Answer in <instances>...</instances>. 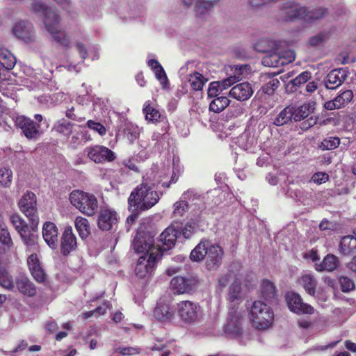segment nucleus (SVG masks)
<instances>
[{
  "label": "nucleus",
  "mask_w": 356,
  "mask_h": 356,
  "mask_svg": "<svg viewBox=\"0 0 356 356\" xmlns=\"http://www.w3.org/2000/svg\"><path fill=\"white\" fill-rule=\"evenodd\" d=\"M253 94L252 85L248 82H243L234 86L229 92V95L238 101L249 99Z\"/></svg>",
  "instance_id": "5701e85b"
},
{
  "label": "nucleus",
  "mask_w": 356,
  "mask_h": 356,
  "mask_svg": "<svg viewBox=\"0 0 356 356\" xmlns=\"http://www.w3.org/2000/svg\"><path fill=\"white\" fill-rule=\"evenodd\" d=\"M328 14V9L326 8L318 7L307 10L306 20H314L323 18Z\"/></svg>",
  "instance_id": "49530a36"
},
{
  "label": "nucleus",
  "mask_w": 356,
  "mask_h": 356,
  "mask_svg": "<svg viewBox=\"0 0 356 356\" xmlns=\"http://www.w3.org/2000/svg\"><path fill=\"white\" fill-rule=\"evenodd\" d=\"M220 91H222V89L220 82L214 81L210 83L207 94L209 97H216Z\"/></svg>",
  "instance_id": "13d9d810"
},
{
  "label": "nucleus",
  "mask_w": 356,
  "mask_h": 356,
  "mask_svg": "<svg viewBox=\"0 0 356 356\" xmlns=\"http://www.w3.org/2000/svg\"><path fill=\"white\" fill-rule=\"evenodd\" d=\"M340 252L343 255H349L356 252V237L351 235L341 238L339 244Z\"/></svg>",
  "instance_id": "cd10ccee"
},
{
  "label": "nucleus",
  "mask_w": 356,
  "mask_h": 356,
  "mask_svg": "<svg viewBox=\"0 0 356 356\" xmlns=\"http://www.w3.org/2000/svg\"><path fill=\"white\" fill-rule=\"evenodd\" d=\"M15 289L23 296L33 298L37 294L35 284L25 275L20 274L15 279Z\"/></svg>",
  "instance_id": "2eb2a0df"
},
{
  "label": "nucleus",
  "mask_w": 356,
  "mask_h": 356,
  "mask_svg": "<svg viewBox=\"0 0 356 356\" xmlns=\"http://www.w3.org/2000/svg\"><path fill=\"white\" fill-rule=\"evenodd\" d=\"M283 59L281 58V55L278 54H273L268 56H265L262 59V63L265 66L277 67L283 65Z\"/></svg>",
  "instance_id": "37998d69"
},
{
  "label": "nucleus",
  "mask_w": 356,
  "mask_h": 356,
  "mask_svg": "<svg viewBox=\"0 0 356 356\" xmlns=\"http://www.w3.org/2000/svg\"><path fill=\"white\" fill-rule=\"evenodd\" d=\"M180 236L179 223L176 222L168 226L159 236L157 250L161 257L162 252L172 249Z\"/></svg>",
  "instance_id": "0eeeda50"
},
{
  "label": "nucleus",
  "mask_w": 356,
  "mask_h": 356,
  "mask_svg": "<svg viewBox=\"0 0 356 356\" xmlns=\"http://www.w3.org/2000/svg\"><path fill=\"white\" fill-rule=\"evenodd\" d=\"M143 113L145 115V120L149 123H163L161 131L163 134H166L169 129V122L165 115L161 113V112L155 107L151 105L149 101L145 102L143 108Z\"/></svg>",
  "instance_id": "9b49d317"
},
{
  "label": "nucleus",
  "mask_w": 356,
  "mask_h": 356,
  "mask_svg": "<svg viewBox=\"0 0 356 356\" xmlns=\"http://www.w3.org/2000/svg\"><path fill=\"white\" fill-rule=\"evenodd\" d=\"M154 72L156 79L159 80L161 83L168 81L167 75L162 66L159 67L157 69L154 70Z\"/></svg>",
  "instance_id": "69168bd1"
},
{
  "label": "nucleus",
  "mask_w": 356,
  "mask_h": 356,
  "mask_svg": "<svg viewBox=\"0 0 356 356\" xmlns=\"http://www.w3.org/2000/svg\"><path fill=\"white\" fill-rule=\"evenodd\" d=\"M118 222V214L111 209H102L97 218L98 227L102 231H108Z\"/></svg>",
  "instance_id": "aec40b11"
},
{
  "label": "nucleus",
  "mask_w": 356,
  "mask_h": 356,
  "mask_svg": "<svg viewBox=\"0 0 356 356\" xmlns=\"http://www.w3.org/2000/svg\"><path fill=\"white\" fill-rule=\"evenodd\" d=\"M238 80H239V77H237L236 76H229V77L222 80L221 82H220V88H221L222 90L230 87L234 83L238 81Z\"/></svg>",
  "instance_id": "e2e57ef3"
},
{
  "label": "nucleus",
  "mask_w": 356,
  "mask_h": 356,
  "mask_svg": "<svg viewBox=\"0 0 356 356\" xmlns=\"http://www.w3.org/2000/svg\"><path fill=\"white\" fill-rule=\"evenodd\" d=\"M283 9L287 10L285 15L286 21L292 22L303 18L306 20L307 10L305 6L298 7L293 2L287 1L284 3Z\"/></svg>",
  "instance_id": "4be33fe9"
},
{
  "label": "nucleus",
  "mask_w": 356,
  "mask_h": 356,
  "mask_svg": "<svg viewBox=\"0 0 356 356\" xmlns=\"http://www.w3.org/2000/svg\"><path fill=\"white\" fill-rule=\"evenodd\" d=\"M15 280L6 268L0 264V286L8 291L15 290Z\"/></svg>",
  "instance_id": "7c9ffc66"
},
{
  "label": "nucleus",
  "mask_w": 356,
  "mask_h": 356,
  "mask_svg": "<svg viewBox=\"0 0 356 356\" xmlns=\"http://www.w3.org/2000/svg\"><path fill=\"white\" fill-rule=\"evenodd\" d=\"M36 204L35 195L29 191L24 194L19 202V209L30 220L33 230H34V227L38 226L39 221Z\"/></svg>",
  "instance_id": "6e6552de"
},
{
  "label": "nucleus",
  "mask_w": 356,
  "mask_h": 356,
  "mask_svg": "<svg viewBox=\"0 0 356 356\" xmlns=\"http://www.w3.org/2000/svg\"><path fill=\"white\" fill-rule=\"evenodd\" d=\"M0 243L3 245L10 248L13 246V243L8 230V228L5 223L2 221L1 217L0 216Z\"/></svg>",
  "instance_id": "a19ab883"
},
{
  "label": "nucleus",
  "mask_w": 356,
  "mask_h": 356,
  "mask_svg": "<svg viewBox=\"0 0 356 356\" xmlns=\"http://www.w3.org/2000/svg\"><path fill=\"white\" fill-rule=\"evenodd\" d=\"M348 74L347 68H337L330 71L324 79L327 89L334 90L342 85Z\"/></svg>",
  "instance_id": "dca6fc26"
},
{
  "label": "nucleus",
  "mask_w": 356,
  "mask_h": 356,
  "mask_svg": "<svg viewBox=\"0 0 356 356\" xmlns=\"http://www.w3.org/2000/svg\"><path fill=\"white\" fill-rule=\"evenodd\" d=\"M70 200L73 206L88 216H92L97 211L98 202L93 194L73 191L70 195Z\"/></svg>",
  "instance_id": "39448f33"
},
{
  "label": "nucleus",
  "mask_w": 356,
  "mask_h": 356,
  "mask_svg": "<svg viewBox=\"0 0 356 356\" xmlns=\"http://www.w3.org/2000/svg\"><path fill=\"white\" fill-rule=\"evenodd\" d=\"M293 106H286L277 115L273 124L278 127L286 124L293 120Z\"/></svg>",
  "instance_id": "f704fd0d"
},
{
  "label": "nucleus",
  "mask_w": 356,
  "mask_h": 356,
  "mask_svg": "<svg viewBox=\"0 0 356 356\" xmlns=\"http://www.w3.org/2000/svg\"><path fill=\"white\" fill-rule=\"evenodd\" d=\"M87 126L90 129L97 131L101 136H104L106 134V127L99 122L90 120L87 122Z\"/></svg>",
  "instance_id": "6e6d98bb"
},
{
  "label": "nucleus",
  "mask_w": 356,
  "mask_h": 356,
  "mask_svg": "<svg viewBox=\"0 0 356 356\" xmlns=\"http://www.w3.org/2000/svg\"><path fill=\"white\" fill-rule=\"evenodd\" d=\"M260 291L261 297L268 302H273L277 299V290L273 282L267 279L261 282Z\"/></svg>",
  "instance_id": "bb28decb"
},
{
  "label": "nucleus",
  "mask_w": 356,
  "mask_h": 356,
  "mask_svg": "<svg viewBox=\"0 0 356 356\" xmlns=\"http://www.w3.org/2000/svg\"><path fill=\"white\" fill-rule=\"evenodd\" d=\"M339 265L338 258L332 254H327L321 263L316 264V270L317 271H329L334 270Z\"/></svg>",
  "instance_id": "c85d7f7f"
},
{
  "label": "nucleus",
  "mask_w": 356,
  "mask_h": 356,
  "mask_svg": "<svg viewBox=\"0 0 356 356\" xmlns=\"http://www.w3.org/2000/svg\"><path fill=\"white\" fill-rule=\"evenodd\" d=\"M303 257L305 259H310L314 262L317 261L320 259V257L318 254V251L314 249H312L308 252L304 253Z\"/></svg>",
  "instance_id": "338daca9"
},
{
  "label": "nucleus",
  "mask_w": 356,
  "mask_h": 356,
  "mask_svg": "<svg viewBox=\"0 0 356 356\" xmlns=\"http://www.w3.org/2000/svg\"><path fill=\"white\" fill-rule=\"evenodd\" d=\"M329 179V176L325 172H318L313 175L312 181L317 184L325 183Z\"/></svg>",
  "instance_id": "bf43d9fd"
},
{
  "label": "nucleus",
  "mask_w": 356,
  "mask_h": 356,
  "mask_svg": "<svg viewBox=\"0 0 356 356\" xmlns=\"http://www.w3.org/2000/svg\"><path fill=\"white\" fill-rule=\"evenodd\" d=\"M33 10L37 13L43 15L44 23L47 31L53 36L54 40L68 48L70 47V40L65 31L59 29L60 18L57 13L41 2L34 3Z\"/></svg>",
  "instance_id": "7ed1b4c3"
},
{
  "label": "nucleus",
  "mask_w": 356,
  "mask_h": 356,
  "mask_svg": "<svg viewBox=\"0 0 356 356\" xmlns=\"http://www.w3.org/2000/svg\"><path fill=\"white\" fill-rule=\"evenodd\" d=\"M160 197L144 179L131 193L128 198V209L132 212L149 210L159 201Z\"/></svg>",
  "instance_id": "f03ea898"
},
{
  "label": "nucleus",
  "mask_w": 356,
  "mask_h": 356,
  "mask_svg": "<svg viewBox=\"0 0 356 356\" xmlns=\"http://www.w3.org/2000/svg\"><path fill=\"white\" fill-rule=\"evenodd\" d=\"M10 218L11 223L19 234L22 232L28 231V225L19 215H11Z\"/></svg>",
  "instance_id": "c03bdc74"
},
{
  "label": "nucleus",
  "mask_w": 356,
  "mask_h": 356,
  "mask_svg": "<svg viewBox=\"0 0 356 356\" xmlns=\"http://www.w3.org/2000/svg\"><path fill=\"white\" fill-rule=\"evenodd\" d=\"M115 352L120 353L122 356H132L139 354L140 348L138 347L120 346L115 349Z\"/></svg>",
  "instance_id": "864d4df0"
},
{
  "label": "nucleus",
  "mask_w": 356,
  "mask_h": 356,
  "mask_svg": "<svg viewBox=\"0 0 356 356\" xmlns=\"http://www.w3.org/2000/svg\"><path fill=\"white\" fill-rule=\"evenodd\" d=\"M170 286L174 293H190L195 289V282L191 278L176 276L171 280Z\"/></svg>",
  "instance_id": "f3484780"
},
{
  "label": "nucleus",
  "mask_w": 356,
  "mask_h": 356,
  "mask_svg": "<svg viewBox=\"0 0 356 356\" xmlns=\"http://www.w3.org/2000/svg\"><path fill=\"white\" fill-rule=\"evenodd\" d=\"M133 248L138 253H144L149 255L152 252H156V248L154 247V239L149 236H139L134 238L133 241Z\"/></svg>",
  "instance_id": "412c9836"
},
{
  "label": "nucleus",
  "mask_w": 356,
  "mask_h": 356,
  "mask_svg": "<svg viewBox=\"0 0 356 356\" xmlns=\"http://www.w3.org/2000/svg\"><path fill=\"white\" fill-rule=\"evenodd\" d=\"M229 103L230 101L227 97H216L210 103L209 110L214 113H220L227 108Z\"/></svg>",
  "instance_id": "e433bc0d"
},
{
  "label": "nucleus",
  "mask_w": 356,
  "mask_h": 356,
  "mask_svg": "<svg viewBox=\"0 0 356 356\" xmlns=\"http://www.w3.org/2000/svg\"><path fill=\"white\" fill-rule=\"evenodd\" d=\"M289 309L297 314H312L314 309L307 303L303 302L301 296L295 292L288 293L286 296Z\"/></svg>",
  "instance_id": "f8f14e48"
},
{
  "label": "nucleus",
  "mask_w": 356,
  "mask_h": 356,
  "mask_svg": "<svg viewBox=\"0 0 356 356\" xmlns=\"http://www.w3.org/2000/svg\"><path fill=\"white\" fill-rule=\"evenodd\" d=\"M329 38L327 33H319L317 35L312 36L309 40V44L312 47H321L323 44L325 40Z\"/></svg>",
  "instance_id": "8fccbe9b"
},
{
  "label": "nucleus",
  "mask_w": 356,
  "mask_h": 356,
  "mask_svg": "<svg viewBox=\"0 0 356 356\" xmlns=\"http://www.w3.org/2000/svg\"><path fill=\"white\" fill-rule=\"evenodd\" d=\"M238 80H239V77H237L236 76H229V77L222 80L221 82H220V88H221L222 90L230 87L234 83L238 81Z\"/></svg>",
  "instance_id": "0e129e2a"
},
{
  "label": "nucleus",
  "mask_w": 356,
  "mask_h": 356,
  "mask_svg": "<svg viewBox=\"0 0 356 356\" xmlns=\"http://www.w3.org/2000/svg\"><path fill=\"white\" fill-rule=\"evenodd\" d=\"M15 124L22 129L27 138L32 139L36 138L38 135L40 125L29 118L25 116L17 117Z\"/></svg>",
  "instance_id": "a211bd4d"
},
{
  "label": "nucleus",
  "mask_w": 356,
  "mask_h": 356,
  "mask_svg": "<svg viewBox=\"0 0 356 356\" xmlns=\"http://www.w3.org/2000/svg\"><path fill=\"white\" fill-rule=\"evenodd\" d=\"M188 208V204L186 201H178L174 204V213L177 216H182Z\"/></svg>",
  "instance_id": "4d7b16f0"
},
{
  "label": "nucleus",
  "mask_w": 356,
  "mask_h": 356,
  "mask_svg": "<svg viewBox=\"0 0 356 356\" xmlns=\"http://www.w3.org/2000/svg\"><path fill=\"white\" fill-rule=\"evenodd\" d=\"M14 35L28 43L34 41L33 28L31 24L25 21L17 22L13 28Z\"/></svg>",
  "instance_id": "6ab92c4d"
},
{
  "label": "nucleus",
  "mask_w": 356,
  "mask_h": 356,
  "mask_svg": "<svg viewBox=\"0 0 356 356\" xmlns=\"http://www.w3.org/2000/svg\"><path fill=\"white\" fill-rule=\"evenodd\" d=\"M313 109L314 108L310 104H304L297 108L293 106V111L294 113L293 120L298 122L306 118Z\"/></svg>",
  "instance_id": "4c0bfd02"
},
{
  "label": "nucleus",
  "mask_w": 356,
  "mask_h": 356,
  "mask_svg": "<svg viewBox=\"0 0 356 356\" xmlns=\"http://www.w3.org/2000/svg\"><path fill=\"white\" fill-rule=\"evenodd\" d=\"M240 300H241V284L234 281L229 288L228 300L233 302Z\"/></svg>",
  "instance_id": "79ce46f5"
},
{
  "label": "nucleus",
  "mask_w": 356,
  "mask_h": 356,
  "mask_svg": "<svg viewBox=\"0 0 356 356\" xmlns=\"http://www.w3.org/2000/svg\"><path fill=\"white\" fill-rule=\"evenodd\" d=\"M282 60L283 62V65L292 63L296 59V54L294 51L292 50H288L284 51L281 55Z\"/></svg>",
  "instance_id": "680f3d73"
},
{
  "label": "nucleus",
  "mask_w": 356,
  "mask_h": 356,
  "mask_svg": "<svg viewBox=\"0 0 356 356\" xmlns=\"http://www.w3.org/2000/svg\"><path fill=\"white\" fill-rule=\"evenodd\" d=\"M341 289L344 293L350 292L355 287L354 282L346 276H341L339 278Z\"/></svg>",
  "instance_id": "603ef678"
},
{
  "label": "nucleus",
  "mask_w": 356,
  "mask_h": 356,
  "mask_svg": "<svg viewBox=\"0 0 356 356\" xmlns=\"http://www.w3.org/2000/svg\"><path fill=\"white\" fill-rule=\"evenodd\" d=\"M340 144V139L338 137H329L325 138L321 144L323 150H331L336 149Z\"/></svg>",
  "instance_id": "de8ad7c7"
},
{
  "label": "nucleus",
  "mask_w": 356,
  "mask_h": 356,
  "mask_svg": "<svg viewBox=\"0 0 356 356\" xmlns=\"http://www.w3.org/2000/svg\"><path fill=\"white\" fill-rule=\"evenodd\" d=\"M13 172L9 168H1L0 169V186L9 187L12 183Z\"/></svg>",
  "instance_id": "a18cd8bd"
},
{
  "label": "nucleus",
  "mask_w": 356,
  "mask_h": 356,
  "mask_svg": "<svg viewBox=\"0 0 356 356\" xmlns=\"http://www.w3.org/2000/svg\"><path fill=\"white\" fill-rule=\"evenodd\" d=\"M231 277L232 274L230 273L221 275L220 277L218 279L219 284L222 287L226 286L229 282Z\"/></svg>",
  "instance_id": "774afa93"
},
{
  "label": "nucleus",
  "mask_w": 356,
  "mask_h": 356,
  "mask_svg": "<svg viewBox=\"0 0 356 356\" xmlns=\"http://www.w3.org/2000/svg\"><path fill=\"white\" fill-rule=\"evenodd\" d=\"M225 332L227 334L238 336L242 334L241 326L238 323H228L224 327Z\"/></svg>",
  "instance_id": "5fc2aeb1"
},
{
  "label": "nucleus",
  "mask_w": 356,
  "mask_h": 356,
  "mask_svg": "<svg viewBox=\"0 0 356 356\" xmlns=\"http://www.w3.org/2000/svg\"><path fill=\"white\" fill-rule=\"evenodd\" d=\"M195 227L191 224H186L184 227H182L179 224V232L184 238H189L193 233L194 232Z\"/></svg>",
  "instance_id": "052dcab7"
},
{
  "label": "nucleus",
  "mask_w": 356,
  "mask_h": 356,
  "mask_svg": "<svg viewBox=\"0 0 356 356\" xmlns=\"http://www.w3.org/2000/svg\"><path fill=\"white\" fill-rule=\"evenodd\" d=\"M77 248V240L71 226L66 227L60 238V252L64 257H68Z\"/></svg>",
  "instance_id": "ddd939ff"
},
{
  "label": "nucleus",
  "mask_w": 356,
  "mask_h": 356,
  "mask_svg": "<svg viewBox=\"0 0 356 356\" xmlns=\"http://www.w3.org/2000/svg\"><path fill=\"white\" fill-rule=\"evenodd\" d=\"M124 136L129 140L130 143H134L139 138L140 129L139 127L131 122L126 123L123 130Z\"/></svg>",
  "instance_id": "58836bf2"
},
{
  "label": "nucleus",
  "mask_w": 356,
  "mask_h": 356,
  "mask_svg": "<svg viewBox=\"0 0 356 356\" xmlns=\"http://www.w3.org/2000/svg\"><path fill=\"white\" fill-rule=\"evenodd\" d=\"M207 81V79L197 72L191 74L188 78L191 87L195 91L201 90Z\"/></svg>",
  "instance_id": "c9c22d12"
},
{
  "label": "nucleus",
  "mask_w": 356,
  "mask_h": 356,
  "mask_svg": "<svg viewBox=\"0 0 356 356\" xmlns=\"http://www.w3.org/2000/svg\"><path fill=\"white\" fill-rule=\"evenodd\" d=\"M223 255V250L219 245L212 244L208 240H202L191 251L190 259L199 262L206 257L207 270H216L221 266Z\"/></svg>",
  "instance_id": "f257e3e1"
},
{
  "label": "nucleus",
  "mask_w": 356,
  "mask_h": 356,
  "mask_svg": "<svg viewBox=\"0 0 356 356\" xmlns=\"http://www.w3.org/2000/svg\"><path fill=\"white\" fill-rule=\"evenodd\" d=\"M173 316V312L168 305L159 304L154 310V316L160 321H166Z\"/></svg>",
  "instance_id": "473e14b6"
},
{
  "label": "nucleus",
  "mask_w": 356,
  "mask_h": 356,
  "mask_svg": "<svg viewBox=\"0 0 356 356\" xmlns=\"http://www.w3.org/2000/svg\"><path fill=\"white\" fill-rule=\"evenodd\" d=\"M27 266L31 276L38 283L47 281L48 275L37 254L33 253L28 257Z\"/></svg>",
  "instance_id": "4468645a"
},
{
  "label": "nucleus",
  "mask_w": 356,
  "mask_h": 356,
  "mask_svg": "<svg viewBox=\"0 0 356 356\" xmlns=\"http://www.w3.org/2000/svg\"><path fill=\"white\" fill-rule=\"evenodd\" d=\"M312 78V73L309 71H304L293 79L291 83L294 86H300L307 83Z\"/></svg>",
  "instance_id": "3c124183"
},
{
  "label": "nucleus",
  "mask_w": 356,
  "mask_h": 356,
  "mask_svg": "<svg viewBox=\"0 0 356 356\" xmlns=\"http://www.w3.org/2000/svg\"><path fill=\"white\" fill-rule=\"evenodd\" d=\"M20 236L24 243L29 247L35 246L37 243L38 235L34 233H31L29 230L25 231L20 234Z\"/></svg>",
  "instance_id": "09e8293b"
},
{
  "label": "nucleus",
  "mask_w": 356,
  "mask_h": 356,
  "mask_svg": "<svg viewBox=\"0 0 356 356\" xmlns=\"http://www.w3.org/2000/svg\"><path fill=\"white\" fill-rule=\"evenodd\" d=\"M159 259H161V255L157 250L156 252H152L149 255L143 254L140 256L135 268L136 276L144 278L147 275L152 274Z\"/></svg>",
  "instance_id": "1a4fd4ad"
},
{
  "label": "nucleus",
  "mask_w": 356,
  "mask_h": 356,
  "mask_svg": "<svg viewBox=\"0 0 356 356\" xmlns=\"http://www.w3.org/2000/svg\"><path fill=\"white\" fill-rule=\"evenodd\" d=\"M300 284L304 288L307 293L312 296H315L317 282L313 275L310 274L302 275L300 279Z\"/></svg>",
  "instance_id": "2f4dec72"
},
{
  "label": "nucleus",
  "mask_w": 356,
  "mask_h": 356,
  "mask_svg": "<svg viewBox=\"0 0 356 356\" xmlns=\"http://www.w3.org/2000/svg\"><path fill=\"white\" fill-rule=\"evenodd\" d=\"M88 157L95 163L113 161L116 156L114 152L103 145H94L85 149Z\"/></svg>",
  "instance_id": "9d476101"
},
{
  "label": "nucleus",
  "mask_w": 356,
  "mask_h": 356,
  "mask_svg": "<svg viewBox=\"0 0 356 356\" xmlns=\"http://www.w3.org/2000/svg\"><path fill=\"white\" fill-rule=\"evenodd\" d=\"M195 0H183L186 6H191ZM218 0H196L195 11L196 15L201 17L202 15L211 10Z\"/></svg>",
  "instance_id": "a878e982"
},
{
  "label": "nucleus",
  "mask_w": 356,
  "mask_h": 356,
  "mask_svg": "<svg viewBox=\"0 0 356 356\" xmlns=\"http://www.w3.org/2000/svg\"><path fill=\"white\" fill-rule=\"evenodd\" d=\"M353 98V92L350 90H346L338 95L333 100L325 103L327 110L339 109L346 106Z\"/></svg>",
  "instance_id": "b1692460"
},
{
  "label": "nucleus",
  "mask_w": 356,
  "mask_h": 356,
  "mask_svg": "<svg viewBox=\"0 0 356 356\" xmlns=\"http://www.w3.org/2000/svg\"><path fill=\"white\" fill-rule=\"evenodd\" d=\"M249 318L254 328L258 330H265L273 324L274 313L271 307L266 303L260 300H255L250 307Z\"/></svg>",
  "instance_id": "20e7f679"
},
{
  "label": "nucleus",
  "mask_w": 356,
  "mask_h": 356,
  "mask_svg": "<svg viewBox=\"0 0 356 356\" xmlns=\"http://www.w3.org/2000/svg\"><path fill=\"white\" fill-rule=\"evenodd\" d=\"M74 124L72 122L62 118L59 120L54 127V129L64 136H69L72 132Z\"/></svg>",
  "instance_id": "ea45409f"
},
{
  "label": "nucleus",
  "mask_w": 356,
  "mask_h": 356,
  "mask_svg": "<svg viewBox=\"0 0 356 356\" xmlns=\"http://www.w3.org/2000/svg\"><path fill=\"white\" fill-rule=\"evenodd\" d=\"M58 228L51 222H47L42 227V236L47 244L51 249H56L58 247Z\"/></svg>",
  "instance_id": "393cba45"
},
{
  "label": "nucleus",
  "mask_w": 356,
  "mask_h": 356,
  "mask_svg": "<svg viewBox=\"0 0 356 356\" xmlns=\"http://www.w3.org/2000/svg\"><path fill=\"white\" fill-rule=\"evenodd\" d=\"M74 225L79 236L82 239L86 238L90 234V224L86 218L81 216L76 217Z\"/></svg>",
  "instance_id": "72a5a7b5"
},
{
  "label": "nucleus",
  "mask_w": 356,
  "mask_h": 356,
  "mask_svg": "<svg viewBox=\"0 0 356 356\" xmlns=\"http://www.w3.org/2000/svg\"><path fill=\"white\" fill-rule=\"evenodd\" d=\"M200 305L190 300L179 302L175 307V311L180 320L185 323L192 324L199 319Z\"/></svg>",
  "instance_id": "423d86ee"
},
{
  "label": "nucleus",
  "mask_w": 356,
  "mask_h": 356,
  "mask_svg": "<svg viewBox=\"0 0 356 356\" xmlns=\"http://www.w3.org/2000/svg\"><path fill=\"white\" fill-rule=\"evenodd\" d=\"M16 64V58L7 49L0 47V68L12 70Z\"/></svg>",
  "instance_id": "c756f323"
}]
</instances>
